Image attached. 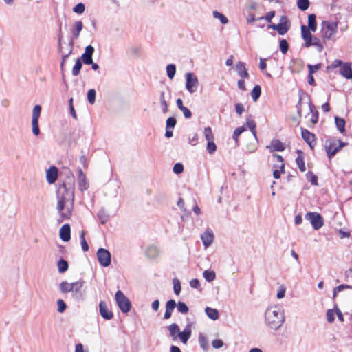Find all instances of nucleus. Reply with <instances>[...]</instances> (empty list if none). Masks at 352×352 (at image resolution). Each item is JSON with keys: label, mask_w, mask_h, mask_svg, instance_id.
<instances>
[{"label": "nucleus", "mask_w": 352, "mask_h": 352, "mask_svg": "<svg viewBox=\"0 0 352 352\" xmlns=\"http://www.w3.org/2000/svg\"><path fill=\"white\" fill-rule=\"evenodd\" d=\"M212 16L214 18L219 19L222 24H227L228 23V18L223 14L217 10L212 12Z\"/></svg>", "instance_id": "obj_34"}, {"label": "nucleus", "mask_w": 352, "mask_h": 352, "mask_svg": "<svg viewBox=\"0 0 352 352\" xmlns=\"http://www.w3.org/2000/svg\"><path fill=\"white\" fill-rule=\"evenodd\" d=\"M41 107L36 104L34 107L32 113V132L34 135L38 136L40 135V129L38 126V119L41 116Z\"/></svg>", "instance_id": "obj_6"}, {"label": "nucleus", "mask_w": 352, "mask_h": 352, "mask_svg": "<svg viewBox=\"0 0 352 352\" xmlns=\"http://www.w3.org/2000/svg\"><path fill=\"white\" fill-rule=\"evenodd\" d=\"M173 170L175 174H180L184 171V166L181 163H177L174 165Z\"/></svg>", "instance_id": "obj_60"}, {"label": "nucleus", "mask_w": 352, "mask_h": 352, "mask_svg": "<svg viewBox=\"0 0 352 352\" xmlns=\"http://www.w3.org/2000/svg\"><path fill=\"white\" fill-rule=\"evenodd\" d=\"M177 308L178 311L182 314H186L188 311V307L184 302H179Z\"/></svg>", "instance_id": "obj_47"}, {"label": "nucleus", "mask_w": 352, "mask_h": 352, "mask_svg": "<svg viewBox=\"0 0 352 352\" xmlns=\"http://www.w3.org/2000/svg\"><path fill=\"white\" fill-rule=\"evenodd\" d=\"M205 311L208 317L210 319L215 320L219 318V312L216 309L208 307L206 308Z\"/></svg>", "instance_id": "obj_29"}, {"label": "nucleus", "mask_w": 352, "mask_h": 352, "mask_svg": "<svg viewBox=\"0 0 352 352\" xmlns=\"http://www.w3.org/2000/svg\"><path fill=\"white\" fill-rule=\"evenodd\" d=\"M87 100L91 104H94L95 103L96 91L94 89H91L88 91Z\"/></svg>", "instance_id": "obj_46"}, {"label": "nucleus", "mask_w": 352, "mask_h": 352, "mask_svg": "<svg viewBox=\"0 0 352 352\" xmlns=\"http://www.w3.org/2000/svg\"><path fill=\"white\" fill-rule=\"evenodd\" d=\"M97 258L99 263L102 267H108L111 265V255L109 250L104 248H99L97 251Z\"/></svg>", "instance_id": "obj_8"}, {"label": "nucleus", "mask_w": 352, "mask_h": 352, "mask_svg": "<svg viewBox=\"0 0 352 352\" xmlns=\"http://www.w3.org/2000/svg\"><path fill=\"white\" fill-rule=\"evenodd\" d=\"M94 52V48L91 45L85 47V52L82 54L81 58L85 65L92 63V56Z\"/></svg>", "instance_id": "obj_12"}, {"label": "nucleus", "mask_w": 352, "mask_h": 352, "mask_svg": "<svg viewBox=\"0 0 352 352\" xmlns=\"http://www.w3.org/2000/svg\"><path fill=\"white\" fill-rule=\"evenodd\" d=\"M78 185L80 191H85L89 188L86 176L82 169L78 170Z\"/></svg>", "instance_id": "obj_13"}, {"label": "nucleus", "mask_w": 352, "mask_h": 352, "mask_svg": "<svg viewBox=\"0 0 352 352\" xmlns=\"http://www.w3.org/2000/svg\"><path fill=\"white\" fill-rule=\"evenodd\" d=\"M267 148H272L276 151H283L285 150L284 144L278 140H273L271 142L270 146Z\"/></svg>", "instance_id": "obj_27"}, {"label": "nucleus", "mask_w": 352, "mask_h": 352, "mask_svg": "<svg viewBox=\"0 0 352 352\" xmlns=\"http://www.w3.org/2000/svg\"><path fill=\"white\" fill-rule=\"evenodd\" d=\"M59 288L63 293L70 292H72V283L67 281H63L60 283Z\"/></svg>", "instance_id": "obj_37"}, {"label": "nucleus", "mask_w": 352, "mask_h": 352, "mask_svg": "<svg viewBox=\"0 0 352 352\" xmlns=\"http://www.w3.org/2000/svg\"><path fill=\"white\" fill-rule=\"evenodd\" d=\"M340 74L347 79L352 78V67L349 63H344L340 68Z\"/></svg>", "instance_id": "obj_15"}, {"label": "nucleus", "mask_w": 352, "mask_h": 352, "mask_svg": "<svg viewBox=\"0 0 352 352\" xmlns=\"http://www.w3.org/2000/svg\"><path fill=\"white\" fill-rule=\"evenodd\" d=\"M168 331L173 339L176 340L179 333V326L175 323H173L168 326Z\"/></svg>", "instance_id": "obj_28"}, {"label": "nucleus", "mask_w": 352, "mask_h": 352, "mask_svg": "<svg viewBox=\"0 0 352 352\" xmlns=\"http://www.w3.org/2000/svg\"><path fill=\"white\" fill-rule=\"evenodd\" d=\"M307 179L309 182L311 183V184L314 186L318 185V177L315 175H314L312 173L309 172L307 173Z\"/></svg>", "instance_id": "obj_48"}, {"label": "nucleus", "mask_w": 352, "mask_h": 352, "mask_svg": "<svg viewBox=\"0 0 352 352\" xmlns=\"http://www.w3.org/2000/svg\"><path fill=\"white\" fill-rule=\"evenodd\" d=\"M285 290H286V289L284 286H280L279 287V289H278V291L277 292V295H276V296L278 299H281L285 297Z\"/></svg>", "instance_id": "obj_64"}, {"label": "nucleus", "mask_w": 352, "mask_h": 352, "mask_svg": "<svg viewBox=\"0 0 352 352\" xmlns=\"http://www.w3.org/2000/svg\"><path fill=\"white\" fill-rule=\"evenodd\" d=\"M244 127H238L236 128L233 133V139L235 140L236 142H238V138L239 136L245 131Z\"/></svg>", "instance_id": "obj_54"}, {"label": "nucleus", "mask_w": 352, "mask_h": 352, "mask_svg": "<svg viewBox=\"0 0 352 352\" xmlns=\"http://www.w3.org/2000/svg\"><path fill=\"white\" fill-rule=\"evenodd\" d=\"M83 24L80 21H76L72 27V32L74 39H77L80 36V32L82 30Z\"/></svg>", "instance_id": "obj_21"}, {"label": "nucleus", "mask_w": 352, "mask_h": 352, "mask_svg": "<svg viewBox=\"0 0 352 352\" xmlns=\"http://www.w3.org/2000/svg\"><path fill=\"white\" fill-rule=\"evenodd\" d=\"M345 144L340 140H327L325 148L329 158L333 157Z\"/></svg>", "instance_id": "obj_5"}, {"label": "nucleus", "mask_w": 352, "mask_h": 352, "mask_svg": "<svg viewBox=\"0 0 352 352\" xmlns=\"http://www.w3.org/2000/svg\"><path fill=\"white\" fill-rule=\"evenodd\" d=\"M338 30V24L335 22L324 21L322 23V36L324 39H332Z\"/></svg>", "instance_id": "obj_3"}, {"label": "nucleus", "mask_w": 352, "mask_h": 352, "mask_svg": "<svg viewBox=\"0 0 352 352\" xmlns=\"http://www.w3.org/2000/svg\"><path fill=\"white\" fill-rule=\"evenodd\" d=\"M81 68H82V63H81L80 60L78 59L76 61L75 65L72 69V74L74 76H78L80 73Z\"/></svg>", "instance_id": "obj_44"}, {"label": "nucleus", "mask_w": 352, "mask_h": 352, "mask_svg": "<svg viewBox=\"0 0 352 352\" xmlns=\"http://www.w3.org/2000/svg\"><path fill=\"white\" fill-rule=\"evenodd\" d=\"M57 266L60 273H64L68 270V263L64 259H60L58 261Z\"/></svg>", "instance_id": "obj_36"}, {"label": "nucleus", "mask_w": 352, "mask_h": 352, "mask_svg": "<svg viewBox=\"0 0 352 352\" xmlns=\"http://www.w3.org/2000/svg\"><path fill=\"white\" fill-rule=\"evenodd\" d=\"M85 5L82 3H79L74 7L73 11L76 13L82 14L85 11Z\"/></svg>", "instance_id": "obj_59"}, {"label": "nucleus", "mask_w": 352, "mask_h": 352, "mask_svg": "<svg viewBox=\"0 0 352 352\" xmlns=\"http://www.w3.org/2000/svg\"><path fill=\"white\" fill-rule=\"evenodd\" d=\"M301 135L303 140L310 146L311 148H312V143L315 141L314 134L311 133L307 129H302L301 130Z\"/></svg>", "instance_id": "obj_17"}, {"label": "nucleus", "mask_w": 352, "mask_h": 352, "mask_svg": "<svg viewBox=\"0 0 352 352\" xmlns=\"http://www.w3.org/2000/svg\"><path fill=\"white\" fill-rule=\"evenodd\" d=\"M98 217L102 224H104L109 219V215L104 210H101L98 213Z\"/></svg>", "instance_id": "obj_41"}, {"label": "nucleus", "mask_w": 352, "mask_h": 352, "mask_svg": "<svg viewBox=\"0 0 352 352\" xmlns=\"http://www.w3.org/2000/svg\"><path fill=\"white\" fill-rule=\"evenodd\" d=\"M199 343L203 350L207 351L208 349L209 345L207 337L202 333H200L199 336Z\"/></svg>", "instance_id": "obj_32"}, {"label": "nucleus", "mask_w": 352, "mask_h": 352, "mask_svg": "<svg viewBox=\"0 0 352 352\" xmlns=\"http://www.w3.org/2000/svg\"><path fill=\"white\" fill-rule=\"evenodd\" d=\"M311 32H316L317 29L316 16L314 14H311L308 16V27Z\"/></svg>", "instance_id": "obj_25"}, {"label": "nucleus", "mask_w": 352, "mask_h": 352, "mask_svg": "<svg viewBox=\"0 0 352 352\" xmlns=\"http://www.w3.org/2000/svg\"><path fill=\"white\" fill-rule=\"evenodd\" d=\"M285 322V312L278 305L269 306L265 311V323L270 329L277 331Z\"/></svg>", "instance_id": "obj_2"}, {"label": "nucleus", "mask_w": 352, "mask_h": 352, "mask_svg": "<svg viewBox=\"0 0 352 352\" xmlns=\"http://www.w3.org/2000/svg\"><path fill=\"white\" fill-rule=\"evenodd\" d=\"M176 302L174 300H169L167 301L166 305V311L164 316L165 319H168L170 318L172 313L175 308Z\"/></svg>", "instance_id": "obj_20"}, {"label": "nucleus", "mask_w": 352, "mask_h": 352, "mask_svg": "<svg viewBox=\"0 0 352 352\" xmlns=\"http://www.w3.org/2000/svg\"><path fill=\"white\" fill-rule=\"evenodd\" d=\"M116 303L123 313H128L131 307L129 298L120 290H118L115 295Z\"/></svg>", "instance_id": "obj_4"}, {"label": "nucleus", "mask_w": 352, "mask_h": 352, "mask_svg": "<svg viewBox=\"0 0 352 352\" xmlns=\"http://www.w3.org/2000/svg\"><path fill=\"white\" fill-rule=\"evenodd\" d=\"M217 150L216 144L214 140L208 141L207 144V151L210 154L214 153Z\"/></svg>", "instance_id": "obj_51"}, {"label": "nucleus", "mask_w": 352, "mask_h": 352, "mask_svg": "<svg viewBox=\"0 0 352 352\" xmlns=\"http://www.w3.org/2000/svg\"><path fill=\"white\" fill-rule=\"evenodd\" d=\"M204 136L207 142L214 140V135L210 127L208 126L204 129Z\"/></svg>", "instance_id": "obj_45"}, {"label": "nucleus", "mask_w": 352, "mask_h": 352, "mask_svg": "<svg viewBox=\"0 0 352 352\" xmlns=\"http://www.w3.org/2000/svg\"><path fill=\"white\" fill-rule=\"evenodd\" d=\"M296 162L299 170L301 172H305L306 170L305 164L304 161L303 153L300 151H298V156L296 159Z\"/></svg>", "instance_id": "obj_23"}, {"label": "nucleus", "mask_w": 352, "mask_h": 352, "mask_svg": "<svg viewBox=\"0 0 352 352\" xmlns=\"http://www.w3.org/2000/svg\"><path fill=\"white\" fill-rule=\"evenodd\" d=\"M80 238L82 249L84 252H87L89 250V245L85 240L84 232H82L80 233Z\"/></svg>", "instance_id": "obj_49"}, {"label": "nucleus", "mask_w": 352, "mask_h": 352, "mask_svg": "<svg viewBox=\"0 0 352 352\" xmlns=\"http://www.w3.org/2000/svg\"><path fill=\"white\" fill-rule=\"evenodd\" d=\"M185 77V85L186 90L190 94L196 92L199 87V80L197 77L191 72L186 73Z\"/></svg>", "instance_id": "obj_7"}, {"label": "nucleus", "mask_w": 352, "mask_h": 352, "mask_svg": "<svg viewBox=\"0 0 352 352\" xmlns=\"http://www.w3.org/2000/svg\"><path fill=\"white\" fill-rule=\"evenodd\" d=\"M99 310L101 316L105 320H111L113 317V312L109 309L107 303L104 301H100L99 304Z\"/></svg>", "instance_id": "obj_10"}, {"label": "nucleus", "mask_w": 352, "mask_h": 352, "mask_svg": "<svg viewBox=\"0 0 352 352\" xmlns=\"http://www.w3.org/2000/svg\"><path fill=\"white\" fill-rule=\"evenodd\" d=\"M246 125L250 129V131H251L252 135H254V138L257 139L256 132V124L254 120H247Z\"/></svg>", "instance_id": "obj_40"}, {"label": "nucleus", "mask_w": 352, "mask_h": 352, "mask_svg": "<svg viewBox=\"0 0 352 352\" xmlns=\"http://www.w3.org/2000/svg\"><path fill=\"white\" fill-rule=\"evenodd\" d=\"M84 282L82 280L72 283V292L77 294L80 292L83 287Z\"/></svg>", "instance_id": "obj_39"}, {"label": "nucleus", "mask_w": 352, "mask_h": 352, "mask_svg": "<svg viewBox=\"0 0 352 352\" xmlns=\"http://www.w3.org/2000/svg\"><path fill=\"white\" fill-rule=\"evenodd\" d=\"M336 311L333 309H328L326 314L327 319L329 322L332 323L335 320Z\"/></svg>", "instance_id": "obj_53"}, {"label": "nucleus", "mask_w": 352, "mask_h": 352, "mask_svg": "<svg viewBox=\"0 0 352 352\" xmlns=\"http://www.w3.org/2000/svg\"><path fill=\"white\" fill-rule=\"evenodd\" d=\"M274 15H275V12L274 11H271V12H267L265 17L261 16V17L258 18L257 19L262 20V19H265L267 21L271 22V21L273 19V17L274 16Z\"/></svg>", "instance_id": "obj_62"}, {"label": "nucleus", "mask_w": 352, "mask_h": 352, "mask_svg": "<svg viewBox=\"0 0 352 352\" xmlns=\"http://www.w3.org/2000/svg\"><path fill=\"white\" fill-rule=\"evenodd\" d=\"M158 253H159V250H158L157 248L154 245L149 246L147 248L146 252V254L147 257L151 258H153L156 257L158 255Z\"/></svg>", "instance_id": "obj_31"}, {"label": "nucleus", "mask_w": 352, "mask_h": 352, "mask_svg": "<svg viewBox=\"0 0 352 352\" xmlns=\"http://www.w3.org/2000/svg\"><path fill=\"white\" fill-rule=\"evenodd\" d=\"M190 335L191 330L190 327L188 326L185 328V329L183 331L179 333L178 337L184 344H186L188 339L190 338Z\"/></svg>", "instance_id": "obj_24"}, {"label": "nucleus", "mask_w": 352, "mask_h": 352, "mask_svg": "<svg viewBox=\"0 0 352 352\" xmlns=\"http://www.w3.org/2000/svg\"><path fill=\"white\" fill-rule=\"evenodd\" d=\"M75 179L69 172L65 181L57 190V210L63 219H68L72 215L74 201Z\"/></svg>", "instance_id": "obj_1"}, {"label": "nucleus", "mask_w": 352, "mask_h": 352, "mask_svg": "<svg viewBox=\"0 0 352 352\" xmlns=\"http://www.w3.org/2000/svg\"><path fill=\"white\" fill-rule=\"evenodd\" d=\"M177 123L176 119L173 117H170L166 120V128L173 129Z\"/></svg>", "instance_id": "obj_57"}, {"label": "nucleus", "mask_w": 352, "mask_h": 352, "mask_svg": "<svg viewBox=\"0 0 352 352\" xmlns=\"http://www.w3.org/2000/svg\"><path fill=\"white\" fill-rule=\"evenodd\" d=\"M280 50L283 54H286L288 51L289 45L288 43L285 39H282L280 41Z\"/></svg>", "instance_id": "obj_50"}, {"label": "nucleus", "mask_w": 352, "mask_h": 352, "mask_svg": "<svg viewBox=\"0 0 352 352\" xmlns=\"http://www.w3.org/2000/svg\"><path fill=\"white\" fill-rule=\"evenodd\" d=\"M335 123L338 130L343 133L345 131V120L343 118L336 116L335 118Z\"/></svg>", "instance_id": "obj_30"}, {"label": "nucleus", "mask_w": 352, "mask_h": 352, "mask_svg": "<svg viewBox=\"0 0 352 352\" xmlns=\"http://www.w3.org/2000/svg\"><path fill=\"white\" fill-rule=\"evenodd\" d=\"M311 32V30H309V28H307V26H305L304 25L301 26V35H302L303 40L305 42V46L306 47H310V44H311L310 42L313 37Z\"/></svg>", "instance_id": "obj_14"}, {"label": "nucleus", "mask_w": 352, "mask_h": 352, "mask_svg": "<svg viewBox=\"0 0 352 352\" xmlns=\"http://www.w3.org/2000/svg\"><path fill=\"white\" fill-rule=\"evenodd\" d=\"M309 73L314 74L321 68V64H316L314 65H308Z\"/></svg>", "instance_id": "obj_61"}, {"label": "nucleus", "mask_w": 352, "mask_h": 352, "mask_svg": "<svg viewBox=\"0 0 352 352\" xmlns=\"http://www.w3.org/2000/svg\"><path fill=\"white\" fill-rule=\"evenodd\" d=\"M176 67L174 64H169L166 66L167 76L170 79H173L175 75Z\"/></svg>", "instance_id": "obj_38"}, {"label": "nucleus", "mask_w": 352, "mask_h": 352, "mask_svg": "<svg viewBox=\"0 0 352 352\" xmlns=\"http://www.w3.org/2000/svg\"><path fill=\"white\" fill-rule=\"evenodd\" d=\"M309 110H310V112L313 113L312 115V117H311V122L314 123V124H316L318 122V114H314V106L312 104L311 102H309Z\"/></svg>", "instance_id": "obj_55"}, {"label": "nucleus", "mask_w": 352, "mask_h": 352, "mask_svg": "<svg viewBox=\"0 0 352 352\" xmlns=\"http://www.w3.org/2000/svg\"><path fill=\"white\" fill-rule=\"evenodd\" d=\"M236 70L239 74V76H241L243 78H249V73L245 68V65L243 62H239L236 64Z\"/></svg>", "instance_id": "obj_18"}, {"label": "nucleus", "mask_w": 352, "mask_h": 352, "mask_svg": "<svg viewBox=\"0 0 352 352\" xmlns=\"http://www.w3.org/2000/svg\"><path fill=\"white\" fill-rule=\"evenodd\" d=\"M58 177V169L55 166H51L46 172V179L49 184L56 182Z\"/></svg>", "instance_id": "obj_16"}, {"label": "nucleus", "mask_w": 352, "mask_h": 352, "mask_svg": "<svg viewBox=\"0 0 352 352\" xmlns=\"http://www.w3.org/2000/svg\"><path fill=\"white\" fill-rule=\"evenodd\" d=\"M203 276L208 282H212L215 279L216 274L213 270H207L204 272Z\"/></svg>", "instance_id": "obj_35"}, {"label": "nucleus", "mask_w": 352, "mask_h": 352, "mask_svg": "<svg viewBox=\"0 0 352 352\" xmlns=\"http://www.w3.org/2000/svg\"><path fill=\"white\" fill-rule=\"evenodd\" d=\"M212 345L214 349H219L223 346V342L220 339H215L212 342Z\"/></svg>", "instance_id": "obj_63"}, {"label": "nucleus", "mask_w": 352, "mask_h": 352, "mask_svg": "<svg viewBox=\"0 0 352 352\" xmlns=\"http://www.w3.org/2000/svg\"><path fill=\"white\" fill-rule=\"evenodd\" d=\"M57 306H58V311L59 313H63L67 308L66 304L62 299H58L57 300Z\"/></svg>", "instance_id": "obj_56"}, {"label": "nucleus", "mask_w": 352, "mask_h": 352, "mask_svg": "<svg viewBox=\"0 0 352 352\" xmlns=\"http://www.w3.org/2000/svg\"><path fill=\"white\" fill-rule=\"evenodd\" d=\"M160 103L162 108V111L164 113H166L168 112V102L166 97L165 92L162 91L160 93Z\"/></svg>", "instance_id": "obj_22"}, {"label": "nucleus", "mask_w": 352, "mask_h": 352, "mask_svg": "<svg viewBox=\"0 0 352 352\" xmlns=\"http://www.w3.org/2000/svg\"><path fill=\"white\" fill-rule=\"evenodd\" d=\"M173 289L176 295H179L181 292V284L178 279H173Z\"/></svg>", "instance_id": "obj_52"}, {"label": "nucleus", "mask_w": 352, "mask_h": 352, "mask_svg": "<svg viewBox=\"0 0 352 352\" xmlns=\"http://www.w3.org/2000/svg\"><path fill=\"white\" fill-rule=\"evenodd\" d=\"M285 17L282 16L281 22L278 24L277 31L278 34L280 35H284L289 30V25H287V22L283 21L284 20H285Z\"/></svg>", "instance_id": "obj_26"}, {"label": "nucleus", "mask_w": 352, "mask_h": 352, "mask_svg": "<svg viewBox=\"0 0 352 352\" xmlns=\"http://www.w3.org/2000/svg\"><path fill=\"white\" fill-rule=\"evenodd\" d=\"M305 219L310 221L311 226L315 230H318L323 226L322 217L317 212L307 213Z\"/></svg>", "instance_id": "obj_9"}, {"label": "nucleus", "mask_w": 352, "mask_h": 352, "mask_svg": "<svg viewBox=\"0 0 352 352\" xmlns=\"http://www.w3.org/2000/svg\"><path fill=\"white\" fill-rule=\"evenodd\" d=\"M310 43V46H316L319 52L322 50L323 46L321 44L320 39L317 37H312Z\"/></svg>", "instance_id": "obj_43"}, {"label": "nucleus", "mask_w": 352, "mask_h": 352, "mask_svg": "<svg viewBox=\"0 0 352 352\" xmlns=\"http://www.w3.org/2000/svg\"><path fill=\"white\" fill-rule=\"evenodd\" d=\"M343 63H342V61L340 60H338V59L334 60L333 61V63L331 64V65L327 67V69H336L337 67H340V68Z\"/></svg>", "instance_id": "obj_58"}, {"label": "nucleus", "mask_w": 352, "mask_h": 352, "mask_svg": "<svg viewBox=\"0 0 352 352\" xmlns=\"http://www.w3.org/2000/svg\"><path fill=\"white\" fill-rule=\"evenodd\" d=\"M70 226L69 224L63 225L60 229V238L63 241H68L70 239Z\"/></svg>", "instance_id": "obj_19"}, {"label": "nucleus", "mask_w": 352, "mask_h": 352, "mask_svg": "<svg viewBox=\"0 0 352 352\" xmlns=\"http://www.w3.org/2000/svg\"><path fill=\"white\" fill-rule=\"evenodd\" d=\"M298 8L301 10H306L309 6V0H298L297 1Z\"/></svg>", "instance_id": "obj_42"}, {"label": "nucleus", "mask_w": 352, "mask_h": 352, "mask_svg": "<svg viewBox=\"0 0 352 352\" xmlns=\"http://www.w3.org/2000/svg\"><path fill=\"white\" fill-rule=\"evenodd\" d=\"M261 94V88L259 85H256L254 87L253 89L251 91V97L252 100L256 102L260 97Z\"/></svg>", "instance_id": "obj_33"}, {"label": "nucleus", "mask_w": 352, "mask_h": 352, "mask_svg": "<svg viewBox=\"0 0 352 352\" xmlns=\"http://www.w3.org/2000/svg\"><path fill=\"white\" fill-rule=\"evenodd\" d=\"M214 234L211 230H206L201 234V239L206 249L211 245L214 241Z\"/></svg>", "instance_id": "obj_11"}]
</instances>
